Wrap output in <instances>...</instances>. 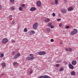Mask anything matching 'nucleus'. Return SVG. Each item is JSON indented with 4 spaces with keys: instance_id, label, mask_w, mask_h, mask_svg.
<instances>
[{
    "instance_id": "2f4dec72",
    "label": "nucleus",
    "mask_w": 78,
    "mask_h": 78,
    "mask_svg": "<svg viewBox=\"0 0 78 78\" xmlns=\"http://www.w3.org/2000/svg\"><path fill=\"white\" fill-rule=\"evenodd\" d=\"M12 55H14L16 54V52L15 51H14L12 52Z\"/></svg>"
},
{
    "instance_id": "9d476101",
    "label": "nucleus",
    "mask_w": 78,
    "mask_h": 78,
    "mask_svg": "<svg viewBox=\"0 0 78 78\" xmlns=\"http://www.w3.org/2000/svg\"><path fill=\"white\" fill-rule=\"evenodd\" d=\"M69 69H72V70L73 69L74 67H73V66L71 64V63H70L69 65Z\"/></svg>"
},
{
    "instance_id": "4468645a",
    "label": "nucleus",
    "mask_w": 78,
    "mask_h": 78,
    "mask_svg": "<svg viewBox=\"0 0 78 78\" xmlns=\"http://www.w3.org/2000/svg\"><path fill=\"white\" fill-rule=\"evenodd\" d=\"M72 50V49L71 48H66V51H70V52H71V51Z\"/></svg>"
},
{
    "instance_id": "20e7f679",
    "label": "nucleus",
    "mask_w": 78,
    "mask_h": 78,
    "mask_svg": "<svg viewBox=\"0 0 78 78\" xmlns=\"http://www.w3.org/2000/svg\"><path fill=\"white\" fill-rule=\"evenodd\" d=\"M34 59V57H27L26 58V61H30V60H32Z\"/></svg>"
},
{
    "instance_id": "f704fd0d",
    "label": "nucleus",
    "mask_w": 78,
    "mask_h": 78,
    "mask_svg": "<svg viewBox=\"0 0 78 78\" xmlns=\"http://www.w3.org/2000/svg\"><path fill=\"white\" fill-rule=\"evenodd\" d=\"M63 68H61L60 69V71H62L63 70Z\"/></svg>"
},
{
    "instance_id": "aec40b11",
    "label": "nucleus",
    "mask_w": 78,
    "mask_h": 78,
    "mask_svg": "<svg viewBox=\"0 0 78 78\" xmlns=\"http://www.w3.org/2000/svg\"><path fill=\"white\" fill-rule=\"evenodd\" d=\"M47 31L48 33H50V31H51V29L49 28H47Z\"/></svg>"
},
{
    "instance_id": "423d86ee",
    "label": "nucleus",
    "mask_w": 78,
    "mask_h": 78,
    "mask_svg": "<svg viewBox=\"0 0 78 78\" xmlns=\"http://www.w3.org/2000/svg\"><path fill=\"white\" fill-rule=\"evenodd\" d=\"M39 55H44L46 54V52L45 51L39 52H38Z\"/></svg>"
},
{
    "instance_id": "a18cd8bd",
    "label": "nucleus",
    "mask_w": 78,
    "mask_h": 78,
    "mask_svg": "<svg viewBox=\"0 0 78 78\" xmlns=\"http://www.w3.org/2000/svg\"><path fill=\"white\" fill-rule=\"evenodd\" d=\"M60 44H61V45H62V42H60Z\"/></svg>"
},
{
    "instance_id": "393cba45",
    "label": "nucleus",
    "mask_w": 78,
    "mask_h": 78,
    "mask_svg": "<svg viewBox=\"0 0 78 78\" xmlns=\"http://www.w3.org/2000/svg\"><path fill=\"white\" fill-rule=\"evenodd\" d=\"M29 73L30 74H31L33 73V69H31L30 70L29 72Z\"/></svg>"
},
{
    "instance_id": "bb28decb",
    "label": "nucleus",
    "mask_w": 78,
    "mask_h": 78,
    "mask_svg": "<svg viewBox=\"0 0 78 78\" xmlns=\"http://www.w3.org/2000/svg\"><path fill=\"white\" fill-rule=\"evenodd\" d=\"M21 6L23 7V8H25V4H22Z\"/></svg>"
},
{
    "instance_id": "1a4fd4ad",
    "label": "nucleus",
    "mask_w": 78,
    "mask_h": 78,
    "mask_svg": "<svg viewBox=\"0 0 78 78\" xmlns=\"http://www.w3.org/2000/svg\"><path fill=\"white\" fill-rule=\"evenodd\" d=\"M37 5V6L40 7L41 6V2L40 1H37L36 3Z\"/></svg>"
},
{
    "instance_id": "473e14b6",
    "label": "nucleus",
    "mask_w": 78,
    "mask_h": 78,
    "mask_svg": "<svg viewBox=\"0 0 78 78\" xmlns=\"http://www.w3.org/2000/svg\"><path fill=\"white\" fill-rule=\"evenodd\" d=\"M56 67H58L59 66V64H56L55 65Z\"/></svg>"
},
{
    "instance_id": "b1692460",
    "label": "nucleus",
    "mask_w": 78,
    "mask_h": 78,
    "mask_svg": "<svg viewBox=\"0 0 78 78\" xmlns=\"http://www.w3.org/2000/svg\"><path fill=\"white\" fill-rule=\"evenodd\" d=\"M11 41L12 43H15V42H16V41H15V40H12Z\"/></svg>"
},
{
    "instance_id": "412c9836",
    "label": "nucleus",
    "mask_w": 78,
    "mask_h": 78,
    "mask_svg": "<svg viewBox=\"0 0 78 78\" xmlns=\"http://www.w3.org/2000/svg\"><path fill=\"white\" fill-rule=\"evenodd\" d=\"M11 11H14V7L12 6L11 8Z\"/></svg>"
},
{
    "instance_id": "49530a36",
    "label": "nucleus",
    "mask_w": 78,
    "mask_h": 78,
    "mask_svg": "<svg viewBox=\"0 0 78 78\" xmlns=\"http://www.w3.org/2000/svg\"><path fill=\"white\" fill-rule=\"evenodd\" d=\"M1 8H2V5H0V9H1Z\"/></svg>"
},
{
    "instance_id": "4be33fe9",
    "label": "nucleus",
    "mask_w": 78,
    "mask_h": 78,
    "mask_svg": "<svg viewBox=\"0 0 78 78\" xmlns=\"http://www.w3.org/2000/svg\"><path fill=\"white\" fill-rule=\"evenodd\" d=\"M55 5H58V0H55Z\"/></svg>"
},
{
    "instance_id": "6e6552de",
    "label": "nucleus",
    "mask_w": 78,
    "mask_h": 78,
    "mask_svg": "<svg viewBox=\"0 0 78 78\" xmlns=\"http://www.w3.org/2000/svg\"><path fill=\"white\" fill-rule=\"evenodd\" d=\"M48 26L49 27H51V29L54 28V26L52 25V23H49L48 24Z\"/></svg>"
},
{
    "instance_id": "4c0bfd02",
    "label": "nucleus",
    "mask_w": 78,
    "mask_h": 78,
    "mask_svg": "<svg viewBox=\"0 0 78 78\" xmlns=\"http://www.w3.org/2000/svg\"><path fill=\"white\" fill-rule=\"evenodd\" d=\"M12 17V16L11 15H10L9 16V19H11Z\"/></svg>"
},
{
    "instance_id": "e433bc0d",
    "label": "nucleus",
    "mask_w": 78,
    "mask_h": 78,
    "mask_svg": "<svg viewBox=\"0 0 78 78\" xmlns=\"http://www.w3.org/2000/svg\"><path fill=\"white\" fill-rule=\"evenodd\" d=\"M50 41H51V42H52L54 41V40L53 39H51L50 40Z\"/></svg>"
},
{
    "instance_id": "39448f33",
    "label": "nucleus",
    "mask_w": 78,
    "mask_h": 78,
    "mask_svg": "<svg viewBox=\"0 0 78 78\" xmlns=\"http://www.w3.org/2000/svg\"><path fill=\"white\" fill-rule=\"evenodd\" d=\"M20 56V53H18L17 55H15L13 59H16L17 58H18L19 56Z\"/></svg>"
},
{
    "instance_id": "f257e3e1",
    "label": "nucleus",
    "mask_w": 78,
    "mask_h": 78,
    "mask_svg": "<svg viewBox=\"0 0 78 78\" xmlns=\"http://www.w3.org/2000/svg\"><path fill=\"white\" fill-rule=\"evenodd\" d=\"M38 25V23L37 22L34 23L33 26V29L34 30H36V29L37 28V27H38V26H37Z\"/></svg>"
},
{
    "instance_id": "a878e982",
    "label": "nucleus",
    "mask_w": 78,
    "mask_h": 78,
    "mask_svg": "<svg viewBox=\"0 0 78 78\" xmlns=\"http://www.w3.org/2000/svg\"><path fill=\"white\" fill-rule=\"evenodd\" d=\"M62 62V60L61 59H60L59 61H57V62H58V63H59V62Z\"/></svg>"
},
{
    "instance_id": "ddd939ff",
    "label": "nucleus",
    "mask_w": 78,
    "mask_h": 78,
    "mask_svg": "<svg viewBox=\"0 0 78 78\" xmlns=\"http://www.w3.org/2000/svg\"><path fill=\"white\" fill-rule=\"evenodd\" d=\"M13 65L14 67H16L18 66V63L16 62H14L13 63Z\"/></svg>"
},
{
    "instance_id": "09e8293b",
    "label": "nucleus",
    "mask_w": 78,
    "mask_h": 78,
    "mask_svg": "<svg viewBox=\"0 0 78 78\" xmlns=\"http://www.w3.org/2000/svg\"><path fill=\"white\" fill-rule=\"evenodd\" d=\"M17 29H19V27H18V28H17Z\"/></svg>"
},
{
    "instance_id": "8fccbe9b",
    "label": "nucleus",
    "mask_w": 78,
    "mask_h": 78,
    "mask_svg": "<svg viewBox=\"0 0 78 78\" xmlns=\"http://www.w3.org/2000/svg\"><path fill=\"white\" fill-rule=\"evenodd\" d=\"M71 27H72V26H71Z\"/></svg>"
},
{
    "instance_id": "f8f14e48",
    "label": "nucleus",
    "mask_w": 78,
    "mask_h": 78,
    "mask_svg": "<svg viewBox=\"0 0 78 78\" xmlns=\"http://www.w3.org/2000/svg\"><path fill=\"white\" fill-rule=\"evenodd\" d=\"M36 10V9L35 7H32L30 9V11H34Z\"/></svg>"
},
{
    "instance_id": "a19ab883",
    "label": "nucleus",
    "mask_w": 78,
    "mask_h": 78,
    "mask_svg": "<svg viewBox=\"0 0 78 78\" xmlns=\"http://www.w3.org/2000/svg\"><path fill=\"white\" fill-rule=\"evenodd\" d=\"M51 5H54V2H51Z\"/></svg>"
},
{
    "instance_id": "3c124183",
    "label": "nucleus",
    "mask_w": 78,
    "mask_h": 78,
    "mask_svg": "<svg viewBox=\"0 0 78 78\" xmlns=\"http://www.w3.org/2000/svg\"><path fill=\"white\" fill-rule=\"evenodd\" d=\"M65 78H66V77H65Z\"/></svg>"
},
{
    "instance_id": "cd10ccee",
    "label": "nucleus",
    "mask_w": 78,
    "mask_h": 78,
    "mask_svg": "<svg viewBox=\"0 0 78 78\" xmlns=\"http://www.w3.org/2000/svg\"><path fill=\"white\" fill-rule=\"evenodd\" d=\"M23 9H22V7H20L19 8V10H20V11H22Z\"/></svg>"
},
{
    "instance_id": "a211bd4d",
    "label": "nucleus",
    "mask_w": 78,
    "mask_h": 78,
    "mask_svg": "<svg viewBox=\"0 0 78 78\" xmlns=\"http://www.w3.org/2000/svg\"><path fill=\"white\" fill-rule=\"evenodd\" d=\"M1 65L2 67H6V64L5 63H3L1 64Z\"/></svg>"
},
{
    "instance_id": "f03ea898",
    "label": "nucleus",
    "mask_w": 78,
    "mask_h": 78,
    "mask_svg": "<svg viewBox=\"0 0 78 78\" xmlns=\"http://www.w3.org/2000/svg\"><path fill=\"white\" fill-rule=\"evenodd\" d=\"M78 33V30L76 29H74L73 31H72L71 33V35H74L75 34H76V33Z\"/></svg>"
},
{
    "instance_id": "ea45409f",
    "label": "nucleus",
    "mask_w": 78,
    "mask_h": 78,
    "mask_svg": "<svg viewBox=\"0 0 78 78\" xmlns=\"http://www.w3.org/2000/svg\"><path fill=\"white\" fill-rule=\"evenodd\" d=\"M5 73H3L2 74H1V76H3V75H5Z\"/></svg>"
},
{
    "instance_id": "c85d7f7f",
    "label": "nucleus",
    "mask_w": 78,
    "mask_h": 78,
    "mask_svg": "<svg viewBox=\"0 0 78 78\" xmlns=\"http://www.w3.org/2000/svg\"><path fill=\"white\" fill-rule=\"evenodd\" d=\"M27 28H25L24 29V32H27Z\"/></svg>"
},
{
    "instance_id": "5701e85b",
    "label": "nucleus",
    "mask_w": 78,
    "mask_h": 78,
    "mask_svg": "<svg viewBox=\"0 0 78 78\" xmlns=\"http://www.w3.org/2000/svg\"><path fill=\"white\" fill-rule=\"evenodd\" d=\"M1 58H2V57H3L4 56V54L3 53H1L0 55Z\"/></svg>"
},
{
    "instance_id": "9b49d317",
    "label": "nucleus",
    "mask_w": 78,
    "mask_h": 78,
    "mask_svg": "<svg viewBox=\"0 0 78 78\" xmlns=\"http://www.w3.org/2000/svg\"><path fill=\"white\" fill-rule=\"evenodd\" d=\"M61 12L64 14H66L67 13V10L65 9H63L61 10Z\"/></svg>"
},
{
    "instance_id": "0eeeda50",
    "label": "nucleus",
    "mask_w": 78,
    "mask_h": 78,
    "mask_svg": "<svg viewBox=\"0 0 78 78\" xmlns=\"http://www.w3.org/2000/svg\"><path fill=\"white\" fill-rule=\"evenodd\" d=\"M28 33H29L30 35H33L34 34H35V31L34 30H31L28 32Z\"/></svg>"
},
{
    "instance_id": "c9c22d12",
    "label": "nucleus",
    "mask_w": 78,
    "mask_h": 78,
    "mask_svg": "<svg viewBox=\"0 0 78 78\" xmlns=\"http://www.w3.org/2000/svg\"><path fill=\"white\" fill-rule=\"evenodd\" d=\"M55 13H52V15L53 16V17H55Z\"/></svg>"
},
{
    "instance_id": "79ce46f5",
    "label": "nucleus",
    "mask_w": 78,
    "mask_h": 78,
    "mask_svg": "<svg viewBox=\"0 0 78 78\" xmlns=\"http://www.w3.org/2000/svg\"><path fill=\"white\" fill-rule=\"evenodd\" d=\"M61 20V19L59 18L57 20V21H60Z\"/></svg>"
},
{
    "instance_id": "c756f323",
    "label": "nucleus",
    "mask_w": 78,
    "mask_h": 78,
    "mask_svg": "<svg viewBox=\"0 0 78 78\" xmlns=\"http://www.w3.org/2000/svg\"><path fill=\"white\" fill-rule=\"evenodd\" d=\"M70 28V27L69 26H67L65 27L66 29H69Z\"/></svg>"
},
{
    "instance_id": "7ed1b4c3",
    "label": "nucleus",
    "mask_w": 78,
    "mask_h": 78,
    "mask_svg": "<svg viewBox=\"0 0 78 78\" xmlns=\"http://www.w3.org/2000/svg\"><path fill=\"white\" fill-rule=\"evenodd\" d=\"M8 39L6 38H4L2 39V43L3 44H6V43H7L8 42Z\"/></svg>"
},
{
    "instance_id": "2eb2a0df",
    "label": "nucleus",
    "mask_w": 78,
    "mask_h": 78,
    "mask_svg": "<svg viewBox=\"0 0 78 78\" xmlns=\"http://www.w3.org/2000/svg\"><path fill=\"white\" fill-rule=\"evenodd\" d=\"M50 20L49 18H46V20H45L44 22H50Z\"/></svg>"
},
{
    "instance_id": "dca6fc26",
    "label": "nucleus",
    "mask_w": 78,
    "mask_h": 78,
    "mask_svg": "<svg viewBox=\"0 0 78 78\" xmlns=\"http://www.w3.org/2000/svg\"><path fill=\"white\" fill-rule=\"evenodd\" d=\"M71 64L73 65H75V64H76V61H73L72 62Z\"/></svg>"
},
{
    "instance_id": "c03bdc74",
    "label": "nucleus",
    "mask_w": 78,
    "mask_h": 78,
    "mask_svg": "<svg viewBox=\"0 0 78 78\" xmlns=\"http://www.w3.org/2000/svg\"><path fill=\"white\" fill-rule=\"evenodd\" d=\"M76 59L77 60H78V57H77L76 58Z\"/></svg>"
},
{
    "instance_id": "37998d69",
    "label": "nucleus",
    "mask_w": 78,
    "mask_h": 78,
    "mask_svg": "<svg viewBox=\"0 0 78 78\" xmlns=\"http://www.w3.org/2000/svg\"><path fill=\"white\" fill-rule=\"evenodd\" d=\"M14 23V21H13L12 22V24H13Z\"/></svg>"
},
{
    "instance_id": "6ab92c4d",
    "label": "nucleus",
    "mask_w": 78,
    "mask_h": 78,
    "mask_svg": "<svg viewBox=\"0 0 78 78\" xmlns=\"http://www.w3.org/2000/svg\"><path fill=\"white\" fill-rule=\"evenodd\" d=\"M72 10H73V8L72 7H70L68 9V11H70Z\"/></svg>"
},
{
    "instance_id": "f3484780",
    "label": "nucleus",
    "mask_w": 78,
    "mask_h": 78,
    "mask_svg": "<svg viewBox=\"0 0 78 78\" xmlns=\"http://www.w3.org/2000/svg\"><path fill=\"white\" fill-rule=\"evenodd\" d=\"M71 75H72V76H74V75H75V72H74L73 71H72L71 72Z\"/></svg>"
},
{
    "instance_id": "58836bf2",
    "label": "nucleus",
    "mask_w": 78,
    "mask_h": 78,
    "mask_svg": "<svg viewBox=\"0 0 78 78\" xmlns=\"http://www.w3.org/2000/svg\"><path fill=\"white\" fill-rule=\"evenodd\" d=\"M59 26L60 27H61L62 26V23H60L59 24Z\"/></svg>"
},
{
    "instance_id": "7c9ffc66",
    "label": "nucleus",
    "mask_w": 78,
    "mask_h": 78,
    "mask_svg": "<svg viewBox=\"0 0 78 78\" xmlns=\"http://www.w3.org/2000/svg\"><path fill=\"white\" fill-rule=\"evenodd\" d=\"M30 57H34L33 56H34V55H33V54H30Z\"/></svg>"
},
{
    "instance_id": "72a5a7b5",
    "label": "nucleus",
    "mask_w": 78,
    "mask_h": 78,
    "mask_svg": "<svg viewBox=\"0 0 78 78\" xmlns=\"http://www.w3.org/2000/svg\"><path fill=\"white\" fill-rule=\"evenodd\" d=\"M11 2L12 3H14V0H10Z\"/></svg>"
},
{
    "instance_id": "de8ad7c7",
    "label": "nucleus",
    "mask_w": 78,
    "mask_h": 78,
    "mask_svg": "<svg viewBox=\"0 0 78 78\" xmlns=\"http://www.w3.org/2000/svg\"><path fill=\"white\" fill-rule=\"evenodd\" d=\"M65 3H66V2H67V1L66 0H65Z\"/></svg>"
}]
</instances>
